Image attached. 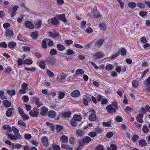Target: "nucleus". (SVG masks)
<instances>
[{"mask_svg": "<svg viewBox=\"0 0 150 150\" xmlns=\"http://www.w3.org/2000/svg\"><path fill=\"white\" fill-rule=\"evenodd\" d=\"M61 20L65 24H69L68 21L65 19L64 14H62L57 15L55 17L49 18L48 19L47 23L49 24L57 26L59 23V20Z\"/></svg>", "mask_w": 150, "mask_h": 150, "instance_id": "f257e3e1", "label": "nucleus"}, {"mask_svg": "<svg viewBox=\"0 0 150 150\" xmlns=\"http://www.w3.org/2000/svg\"><path fill=\"white\" fill-rule=\"evenodd\" d=\"M3 128L5 130L7 131L6 132V134L10 140H16L18 139V136L13 135L8 132L11 131V128L10 126L8 125H4L3 126Z\"/></svg>", "mask_w": 150, "mask_h": 150, "instance_id": "f03ea898", "label": "nucleus"}, {"mask_svg": "<svg viewBox=\"0 0 150 150\" xmlns=\"http://www.w3.org/2000/svg\"><path fill=\"white\" fill-rule=\"evenodd\" d=\"M106 109L109 112H115L117 109V103L116 102L112 103L111 104L107 106Z\"/></svg>", "mask_w": 150, "mask_h": 150, "instance_id": "7ed1b4c3", "label": "nucleus"}, {"mask_svg": "<svg viewBox=\"0 0 150 150\" xmlns=\"http://www.w3.org/2000/svg\"><path fill=\"white\" fill-rule=\"evenodd\" d=\"M105 55V53L102 51L96 52L93 55V57L96 59L102 58Z\"/></svg>", "mask_w": 150, "mask_h": 150, "instance_id": "20e7f679", "label": "nucleus"}, {"mask_svg": "<svg viewBox=\"0 0 150 150\" xmlns=\"http://www.w3.org/2000/svg\"><path fill=\"white\" fill-rule=\"evenodd\" d=\"M18 111L23 120H26L29 119L28 116L25 114L23 110L20 108H18Z\"/></svg>", "mask_w": 150, "mask_h": 150, "instance_id": "39448f33", "label": "nucleus"}, {"mask_svg": "<svg viewBox=\"0 0 150 150\" xmlns=\"http://www.w3.org/2000/svg\"><path fill=\"white\" fill-rule=\"evenodd\" d=\"M22 88L19 91V92L22 94H23L26 93V91L28 88V84L25 83H23L22 84Z\"/></svg>", "mask_w": 150, "mask_h": 150, "instance_id": "423d86ee", "label": "nucleus"}, {"mask_svg": "<svg viewBox=\"0 0 150 150\" xmlns=\"http://www.w3.org/2000/svg\"><path fill=\"white\" fill-rule=\"evenodd\" d=\"M29 114L31 116L36 117L39 115L38 110L36 108H34L29 112Z\"/></svg>", "mask_w": 150, "mask_h": 150, "instance_id": "0eeeda50", "label": "nucleus"}, {"mask_svg": "<svg viewBox=\"0 0 150 150\" xmlns=\"http://www.w3.org/2000/svg\"><path fill=\"white\" fill-rule=\"evenodd\" d=\"M66 76H67L66 74L63 73H60L59 74V76H57V81L59 82H62L64 81Z\"/></svg>", "mask_w": 150, "mask_h": 150, "instance_id": "6e6552de", "label": "nucleus"}, {"mask_svg": "<svg viewBox=\"0 0 150 150\" xmlns=\"http://www.w3.org/2000/svg\"><path fill=\"white\" fill-rule=\"evenodd\" d=\"M89 113L90 115L89 117V119L91 121H94L96 120V113L93 110L90 111Z\"/></svg>", "mask_w": 150, "mask_h": 150, "instance_id": "1a4fd4ad", "label": "nucleus"}, {"mask_svg": "<svg viewBox=\"0 0 150 150\" xmlns=\"http://www.w3.org/2000/svg\"><path fill=\"white\" fill-rule=\"evenodd\" d=\"M48 36L51 38H60L61 37L59 34L58 33H52L50 31L48 33Z\"/></svg>", "mask_w": 150, "mask_h": 150, "instance_id": "9d476101", "label": "nucleus"}, {"mask_svg": "<svg viewBox=\"0 0 150 150\" xmlns=\"http://www.w3.org/2000/svg\"><path fill=\"white\" fill-rule=\"evenodd\" d=\"M97 98L99 101H101V103L102 104H105L107 103V101L106 99L100 95H98L97 96Z\"/></svg>", "mask_w": 150, "mask_h": 150, "instance_id": "9b49d317", "label": "nucleus"}, {"mask_svg": "<svg viewBox=\"0 0 150 150\" xmlns=\"http://www.w3.org/2000/svg\"><path fill=\"white\" fill-rule=\"evenodd\" d=\"M41 140L42 144L44 146H48V139L46 137H42Z\"/></svg>", "mask_w": 150, "mask_h": 150, "instance_id": "f8f14e48", "label": "nucleus"}, {"mask_svg": "<svg viewBox=\"0 0 150 150\" xmlns=\"http://www.w3.org/2000/svg\"><path fill=\"white\" fill-rule=\"evenodd\" d=\"M147 111H150V107L147 105L145 106V108H142L140 110L141 112L143 114L146 113Z\"/></svg>", "mask_w": 150, "mask_h": 150, "instance_id": "ddd939ff", "label": "nucleus"}, {"mask_svg": "<svg viewBox=\"0 0 150 150\" xmlns=\"http://www.w3.org/2000/svg\"><path fill=\"white\" fill-rule=\"evenodd\" d=\"M4 143L9 146L12 150L15 149V144L12 143L10 141L7 140L5 141Z\"/></svg>", "mask_w": 150, "mask_h": 150, "instance_id": "4468645a", "label": "nucleus"}, {"mask_svg": "<svg viewBox=\"0 0 150 150\" xmlns=\"http://www.w3.org/2000/svg\"><path fill=\"white\" fill-rule=\"evenodd\" d=\"M4 143L9 146L12 150L15 149V144L12 143L10 141L7 140L5 141Z\"/></svg>", "mask_w": 150, "mask_h": 150, "instance_id": "2eb2a0df", "label": "nucleus"}, {"mask_svg": "<svg viewBox=\"0 0 150 150\" xmlns=\"http://www.w3.org/2000/svg\"><path fill=\"white\" fill-rule=\"evenodd\" d=\"M91 138L88 136L86 137L83 139V140H80L79 141L81 142V143H84L85 144V143L88 144L89 143L91 140Z\"/></svg>", "mask_w": 150, "mask_h": 150, "instance_id": "dca6fc26", "label": "nucleus"}, {"mask_svg": "<svg viewBox=\"0 0 150 150\" xmlns=\"http://www.w3.org/2000/svg\"><path fill=\"white\" fill-rule=\"evenodd\" d=\"M142 113L139 114L137 117L136 119L137 121L139 123H142L143 122V114Z\"/></svg>", "mask_w": 150, "mask_h": 150, "instance_id": "f3484780", "label": "nucleus"}, {"mask_svg": "<svg viewBox=\"0 0 150 150\" xmlns=\"http://www.w3.org/2000/svg\"><path fill=\"white\" fill-rule=\"evenodd\" d=\"M47 115L50 118H53L56 116V113L54 111L50 110L48 112Z\"/></svg>", "mask_w": 150, "mask_h": 150, "instance_id": "a211bd4d", "label": "nucleus"}, {"mask_svg": "<svg viewBox=\"0 0 150 150\" xmlns=\"http://www.w3.org/2000/svg\"><path fill=\"white\" fill-rule=\"evenodd\" d=\"M71 96L73 97H78L80 95V93L79 91L77 90L73 91L71 94Z\"/></svg>", "mask_w": 150, "mask_h": 150, "instance_id": "6ab92c4d", "label": "nucleus"}, {"mask_svg": "<svg viewBox=\"0 0 150 150\" xmlns=\"http://www.w3.org/2000/svg\"><path fill=\"white\" fill-rule=\"evenodd\" d=\"M98 27L100 28V30L104 31L106 28V25L105 23H101L99 25Z\"/></svg>", "mask_w": 150, "mask_h": 150, "instance_id": "aec40b11", "label": "nucleus"}, {"mask_svg": "<svg viewBox=\"0 0 150 150\" xmlns=\"http://www.w3.org/2000/svg\"><path fill=\"white\" fill-rule=\"evenodd\" d=\"M13 34V31L11 30H6L5 32V35L6 37H9L12 36Z\"/></svg>", "mask_w": 150, "mask_h": 150, "instance_id": "412c9836", "label": "nucleus"}, {"mask_svg": "<svg viewBox=\"0 0 150 150\" xmlns=\"http://www.w3.org/2000/svg\"><path fill=\"white\" fill-rule=\"evenodd\" d=\"M25 24L26 26L29 28L32 29L34 27V25L32 22L30 21H26L25 23Z\"/></svg>", "mask_w": 150, "mask_h": 150, "instance_id": "4be33fe9", "label": "nucleus"}, {"mask_svg": "<svg viewBox=\"0 0 150 150\" xmlns=\"http://www.w3.org/2000/svg\"><path fill=\"white\" fill-rule=\"evenodd\" d=\"M104 40L102 39H100L98 40L96 43V46L98 47H101L103 44Z\"/></svg>", "mask_w": 150, "mask_h": 150, "instance_id": "5701e85b", "label": "nucleus"}, {"mask_svg": "<svg viewBox=\"0 0 150 150\" xmlns=\"http://www.w3.org/2000/svg\"><path fill=\"white\" fill-rule=\"evenodd\" d=\"M68 137L64 135L62 136L60 138V140L61 142L62 143H67L68 142Z\"/></svg>", "mask_w": 150, "mask_h": 150, "instance_id": "b1692460", "label": "nucleus"}, {"mask_svg": "<svg viewBox=\"0 0 150 150\" xmlns=\"http://www.w3.org/2000/svg\"><path fill=\"white\" fill-rule=\"evenodd\" d=\"M48 109L47 108L43 107L41 108V111L40 112V114L43 116L45 115Z\"/></svg>", "mask_w": 150, "mask_h": 150, "instance_id": "393cba45", "label": "nucleus"}, {"mask_svg": "<svg viewBox=\"0 0 150 150\" xmlns=\"http://www.w3.org/2000/svg\"><path fill=\"white\" fill-rule=\"evenodd\" d=\"M41 24L42 22L41 21L38 20L36 21L35 24V28L37 29L40 28Z\"/></svg>", "mask_w": 150, "mask_h": 150, "instance_id": "a878e982", "label": "nucleus"}, {"mask_svg": "<svg viewBox=\"0 0 150 150\" xmlns=\"http://www.w3.org/2000/svg\"><path fill=\"white\" fill-rule=\"evenodd\" d=\"M18 8L17 6H14L13 7L12 10V12L11 13V16H14L16 14V11Z\"/></svg>", "mask_w": 150, "mask_h": 150, "instance_id": "bb28decb", "label": "nucleus"}, {"mask_svg": "<svg viewBox=\"0 0 150 150\" xmlns=\"http://www.w3.org/2000/svg\"><path fill=\"white\" fill-rule=\"evenodd\" d=\"M56 60L55 58H52L50 60L49 64L52 65H55L56 64Z\"/></svg>", "mask_w": 150, "mask_h": 150, "instance_id": "cd10ccee", "label": "nucleus"}, {"mask_svg": "<svg viewBox=\"0 0 150 150\" xmlns=\"http://www.w3.org/2000/svg\"><path fill=\"white\" fill-rule=\"evenodd\" d=\"M16 45V43L13 41L11 42L8 44V47L9 48L11 49L14 48Z\"/></svg>", "mask_w": 150, "mask_h": 150, "instance_id": "c85d7f7f", "label": "nucleus"}, {"mask_svg": "<svg viewBox=\"0 0 150 150\" xmlns=\"http://www.w3.org/2000/svg\"><path fill=\"white\" fill-rule=\"evenodd\" d=\"M94 10H95V13L93 12V17H98L100 16V13L98 12V11H97V8L96 7H95L94 8Z\"/></svg>", "mask_w": 150, "mask_h": 150, "instance_id": "c756f323", "label": "nucleus"}, {"mask_svg": "<svg viewBox=\"0 0 150 150\" xmlns=\"http://www.w3.org/2000/svg\"><path fill=\"white\" fill-rule=\"evenodd\" d=\"M3 103L4 105L6 107H10L11 106V103L7 100H3Z\"/></svg>", "mask_w": 150, "mask_h": 150, "instance_id": "7c9ffc66", "label": "nucleus"}, {"mask_svg": "<svg viewBox=\"0 0 150 150\" xmlns=\"http://www.w3.org/2000/svg\"><path fill=\"white\" fill-rule=\"evenodd\" d=\"M73 119L76 121H80L82 119L81 116L79 115L76 114L73 116Z\"/></svg>", "mask_w": 150, "mask_h": 150, "instance_id": "2f4dec72", "label": "nucleus"}, {"mask_svg": "<svg viewBox=\"0 0 150 150\" xmlns=\"http://www.w3.org/2000/svg\"><path fill=\"white\" fill-rule=\"evenodd\" d=\"M132 84L133 87L134 88L137 87L139 86V83L138 81L136 80L133 81L132 83Z\"/></svg>", "mask_w": 150, "mask_h": 150, "instance_id": "473e14b6", "label": "nucleus"}, {"mask_svg": "<svg viewBox=\"0 0 150 150\" xmlns=\"http://www.w3.org/2000/svg\"><path fill=\"white\" fill-rule=\"evenodd\" d=\"M128 6L130 8L134 9L136 6V4L134 2H130L128 3Z\"/></svg>", "mask_w": 150, "mask_h": 150, "instance_id": "72a5a7b5", "label": "nucleus"}, {"mask_svg": "<svg viewBox=\"0 0 150 150\" xmlns=\"http://www.w3.org/2000/svg\"><path fill=\"white\" fill-rule=\"evenodd\" d=\"M7 92L8 94L10 96H14L15 94V91L14 89L8 90Z\"/></svg>", "mask_w": 150, "mask_h": 150, "instance_id": "f704fd0d", "label": "nucleus"}, {"mask_svg": "<svg viewBox=\"0 0 150 150\" xmlns=\"http://www.w3.org/2000/svg\"><path fill=\"white\" fill-rule=\"evenodd\" d=\"M113 68V65L111 64H107L105 67V69L107 71H110Z\"/></svg>", "mask_w": 150, "mask_h": 150, "instance_id": "c9c22d12", "label": "nucleus"}, {"mask_svg": "<svg viewBox=\"0 0 150 150\" xmlns=\"http://www.w3.org/2000/svg\"><path fill=\"white\" fill-rule=\"evenodd\" d=\"M139 144L140 146H145L146 143L144 139H142L139 141Z\"/></svg>", "mask_w": 150, "mask_h": 150, "instance_id": "e433bc0d", "label": "nucleus"}, {"mask_svg": "<svg viewBox=\"0 0 150 150\" xmlns=\"http://www.w3.org/2000/svg\"><path fill=\"white\" fill-rule=\"evenodd\" d=\"M61 148L67 150H72V148L70 146L64 144H62L61 145Z\"/></svg>", "mask_w": 150, "mask_h": 150, "instance_id": "4c0bfd02", "label": "nucleus"}, {"mask_svg": "<svg viewBox=\"0 0 150 150\" xmlns=\"http://www.w3.org/2000/svg\"><path fill=\"white\" fill-rule=\"evenodd\" d=\"M71 113L69 111H68L62 113V116L64 117H68L70 116Z\"/></svg>", "mask_w": 150, "mask_h": 150, "instance_id": "58836bf2", "label": "nucleus"}, {"mask_svg": "<svg viewBox=\"0 0 150 150\" xmlns=\"http://www.w3.org/2000/svg\"><path fill=\"white\" fill-rule=\"evenodd\" d=\"M57 47L58 50L60 51H63L65 48L64 46L61 44H58L57 45Z\"/></svg>", "mask_w": 150, "mask_h": 150, "instance_id": "ea45409f", "label": "nucleus"}, {"mask_svg": "<svg viewBox=\"0 0 150 150\" xmlns=\"http://www.w3.org/2000/svg\"><path fill=\"white\" fill-rule=\"evenodd\" d=\"M38 33L36 31L32 33L31 35V37L33 39L36 38L38 37Z\"/></svg>", "mask_w": 150, "mask_h": 150, "instance_id": "a19ab883", "label": "nucleus"}, {"mask_svg": "<svg viewBox=\"0 0 150 150\" xmlns=\"http://www.w3.org/2000/svg\"><path fill=\"white\" fill-rule=\"evenodd\" d=\"M33 61L32 59H27L24 61V63L26 64H30L33 63Z\"/></svg>", "mask_w": 150, "mask_h": 150, "instance_id": "79ce46f5", "label": "nucleus"}, {"mask_svg": "<svg viewBox=\"0 0 150 150\" xmlns=\"http://www.w3.org/2000/svg\"><path fill=\"white\" fill-rule=\"evenodd\" d=\"M45 62L43 61H41L39 64V67L42 69H44L45 67Z\"/></svg>", "mask_w": 150, "mask_h": 150, "instance_id": "37998d69", "label": "nucleus"}, {"mask_svg": "<svg viewBox=\"0 0 150 150\" xmlns=\"http://www.w3.org/2000/svg\"><path fill=\"white\" fill-rule=\"evenodd\" d=\"M47 41L46 40V39L42 41V46L43 48L46 49L47 47Z\"/></svg>", "mask_w": 150, "mask_h": 150, "instance_id": "c03bdc74", "label": "nucleus"}, {"mask_svg": "<svg viewBox=\"0 0 150 150\" xmlns=\"http://www.w3.org/2000/svg\"><path fill=\"white\" fill-rule=\"evenodd\" d=\"M139 137L137 135H134L132 137V139L133 142L137 141L139 139Z\"/></svg>", "mask_w": 150, "mask_h": 150, "instance_id": "a18cd8bd", "label": "nucleus"}, {"mask_svg": "<svg viewBox=\"0 0 150 150\" xmlns=\"http://www.w3.org/2000/svg\"><path fill=\"white\" fill-rule=\"evenodd\" d=\"M85 145L84 143H81V142L79 141V145L77 148L76 149V150H81L82 149V147L83 146Z\"/></svg>", "mask_w": 150, "mask_h": 150, "instance_id": "49530a36", "label": "nucleus"}, {"mask_svg": "<svg viewBox=\"0 0 150 150\" xmlns=\"http://www.w3.org/2000/svg\"><path fill=\"white\" fill-rule=\"evenodd\" d=\"M65 93H64L61 92H59L58 94L59 98L60 99L63 98L64 97Z\"/></svg>", "mask_w": 150, "mask_h": 150, "instance_id": "de8ad7c7", "label": "nucleus"}, {"mask_svg": "<svg viewBox=\"0 0 150 150\" xmlns=\"http://www.w3.org/2000/svg\"><path fill=\"white\" fill-rule=\"evenodd\" d=\"M71 125L73 127H75L77 125L76 121L74 119L71 120L70 121Z\"/></svg>", "mask_w": 150, "mask_h": 150, "instance_id": "09e8293b", "label": "nucleus"}, {"mask_svg": "<svg viewBox=\"0 0 150 150\" xmlns=\"http://www.w3.org/2000/svg\"><path fill=\"white\" fill-rule=\"evenodd\" d=\"M143 48L146 50L150 49V45L148 43H144L143 46Z\"/></svg>", "mask_w": 150, "mask_h": 150, "instance_id": "8fccbe9b", "label": "nucleus"}, {"mask_svg": "<svg viewBox=\"0 0 150 150\" xmlns=\"http://www.w3.org/2000/svg\"><path fill=\"white\" fill-rule=\"evenodd\" d=\"M96 135V132H91L88 134V135L91 137H94Z\"/></svg>", "mask_w": 150, "mask_h": 150, "instance_id": "3c124183", "label": "nucleus"}, {"mask_svg": "<svg viewBox=\"0 0 150 150\" xmlns=\"http://www.w3.org/2000/svg\"><path fill=\"white\" fill-rule=\"evenodd\" d=\"M111 121H109L108 122H104L103 123V125L105 127H110L111 125Z\"/></svg>", "mask_w": 150, "mask_h": 150, "instance_id": "603ef678", "label": "nucleus"}, {"mask_svg": "<svg viewBox=\"0 0 150 150\" xmlns=\"http://www.w3.org/2000/svg\"><path fill=\"white\" fill-rule=\"evenodd\" d=\"M74 52L73 50L71 49H68L67 51L66 54L68 55L73 54L74 53Z\"/></svg>", "mask_w": 150, "mask_h": 150, "instance_id": "864d4df0", "label": "nucleus"}, {"mask_svg": "<svg viewBox=\"0 0 150 150\" xmlns=\"http://www.w3.org/2000/svg\"><path fill=\"white\" fill-rule=\"evenodd\" d=\"M84 71L82 69H77L76 71V74H83Z\"/></svg>", "mask_w": 150, "mask_h": 150, "instance_id": "5fc2aeb1", "label": "nucleus"}, {"mask_svg": "<svg viewBox=\"0 0 150 150\" xmlns=\"http://www.w3.org/2000/svg\"><path fill=\"white\" fill-rule=\"evenodd\" d=\"M0 98L2 99H4L6 98V97L4 96V92L2 91H0Z\"/></svg>", "mask_w": 150, "mask_h": 150, "instance_id": "6e6d98bb", "label": "nucleus"}, {"mask_svg": "<svg viewBox=\"0 0 150 150\" xmlns=\"http://www.w3.org/2000/svg\"><path fill=\"white\" fill-rule=\"evenodd\" d=\"M93 31L92 28L90 27H88L85 30L86 32L88 34L91 33Z\"/></svg>", "mask_w": 150, "mask_h": 150, "instance_id": "4d7b16f0", "label": "nucleus"}, {"mask_svg": "<svg viewBox=\"0 0 150 150\" xmlns=\"http://www.w3.org/2000/svg\"><path fill=\"white\" fill-rule=\"evenodd\" d=\"M147 13L146 11H141L139 13V15L142 17L146 16Z\"/></svg>", "mask_w": 150, "mask_h": 150, "instance_id": "13d9d810", "label": "nucleus"}, {"mask_svg": "<svg viewBox=\"0 0 150 150\" xmlns=\"http://www.w3.org/2000/svg\"><path fill=\"white\" fill-rule=\"evenodd\" d=\"M0 47H1L6 48L7 47V45L5 42L0 43Z\"/></svg>", "mask_w": 150, "mask_h": 150, "instance_id": "bf43d9fd", "label": "nucleus"}, {"mask_svg": "<svg viewBox=\"0 0 150 150\" xmlns=\"http://www.w3.org/2000/svg\"><path fill=\"white\" fill-rule=\"evenodd\" d=\"M17 64L19 66L21 65L23 63V60L21 58H19L17 60Z\"/></svg>", "mask_w": 150, "mask_h": 150, "instance_id": "052dcab7", "label": "nucleus"}, {"mask_svg": "<svg viewBox=\"0 0 150 150\" xmlns=\"http://www.w3.org/2000/svg\"><path fill=\"white\" fill-rule=\"evenodd\" d=\"M18 123L19 125L24 127H26V126L25 124L23 122L22 120H19L18 121Z\"/></svg>", "mask_w": 150, "mask_h": 150, "instance_id": "680f3d73", "label": "nucleus"}, {"mask_svg": "<svg viewBox=\"0 0 150 150\" xmlns=\"http://www.w3.org/2000/svg\"><path fill=\"white\" fill-rule=\"evenodd\" d=\"M47 42L48 43V45L49 46H51L53 45V42L49 39H46Z\"/></svg>", "mask_w": 150, "mask_h": 150, "instance_id": "e2e57ef3", "label": "nucleus"}, {"mask_svg": "<svg viewBox=\"0 0 150 150\" xmlns=\"http://www.w3.org/2000/svg\"><path fill=\"white\" fill-rule=\"evenodd\" d=\"M52 147L54 150H60V147L59 146L57 145H55L54 144L52 145Z\"/></svg>", "mask_w": 150, "mask_h": 150, "instance_id": "0e129e2a", "label": "nucleus"}, {"mask_svg": "<svg viewBox=\"0 0 150 150\" xmlns=\"http://www.w3.org/2000/svg\"><path fill=\"white\" fill-rule=\"evenodd\" d=\"M57 53V51L54 49L51 50L50 52V54L52 55H55Z\"/></svg>", "mask_w": 150, "mask_h": 150, "instance_id": "69168bd1", "label": "nucleus"}, {"mask_svg": "<svg viewBox=\"0 0 150 150\" xmlns=\"http://www.w3.org/2000/svg\"><path fill=\"white\" fill-rule=\"evenodd\" d=\"M103 146L101 145H99L95 148V150H103Z\"/></svg>", "mask_w": 150, "mask_h": 150, "instance_id": "338daca9", "label": "nucleus"}, {"mask_svg": "<svg viewBox=\"0 0 150 150\" xmlns=\"http://www.w3.org/2000/svg\"><path fill=\"white\" fill-rule=\"evenodd\" d=\"M113 133L112 132H108L106 134V137L108 138H110L113 135Z\"/></svg>", "mask_w": 150, "mask_h": 150, "instance_id": "774afa93", "label": "nucleus"}]
</instances>
